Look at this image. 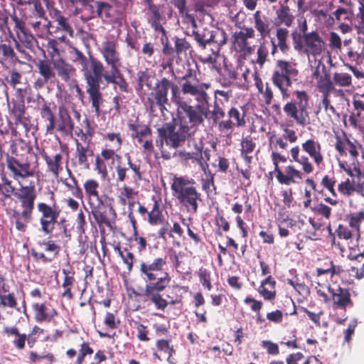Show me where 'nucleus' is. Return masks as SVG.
Segmentation results:
<instances>
[{"label":"nucleus","instance_id":"22","mask_svg":"<svg viewBox=\"0 0 364 364\" xmlns=\"http://www.w3.org/2000/svg\"><path fill=\"white\" fill-rule=\"evenodd\" d=\"M328 289L331 296L333 308L334 309L346 311L347 308L353 306V302L348 289L342 288L339 286L333 288L329 286Z\"/></svg>","mask_w":364,"mask_h":364},{"label":"nucleus","instance_id":"41","mask_svg":"<svg viewBox=\"0 0 364 364\" xmlns=\"http://www.w3.org/2000/svg\"><path fill=\"white\" fill-rule=\"evenodd\" d=\"M210 28L203 27L200 30L191 31L190 36L196 41L197 46L204 50L207 48V46L210 45Z\"/></svg>","mask_w":364,"mask_h":364},{"label":"nucleus","instance_id":"5","mask_svg":"<svg viewBox=\"0 0 364 364\" xmlns=\"http://www.w3.org/2000/svg\"><path fill=\"white\" fill-rule=\"evenodd\" d=\"M117 148L109 149L105 148L101 151V156L97 155L95 159V170L103 178H106L108 175L107 167L105 161L109 160L116 161L117 164L114 166L115 172L117 173L116 181L118 183H123L127 178V173L129 169L133 172L132 178L135 183H138L143 179L145 174V170L142 168L141 161L133 162L129 154H126L127 164L123 162L122 156L117 154Z\"/></svg>","mask_w":364,"mask_h":364},{"label":"nucleus","instance_id":"28","mask_svg":"<svg viewBox=\"0 0 364 364\" xmlns=\"http://www.w3.org/2000/svg\"><path fill=\"white\" fill-rule=\"evenodd\" d=\"M358 145L359 144L356 141H351L346 134L343 133V139H341L340 136H336L335 149L340 155H346L348 151L351 158L355 159L359 155Z\"/></svg>","mask_w":364,"mask_h":364},{"label":"nucleus","instance_id":"30","mask_svg":"<svg viewBox=\"0 0 364 364\" xmlns=\"http://www.w3.org/2000/svg\"><path fill=\"white\" fill-rule=\"evenodd\" d=\"M274 25L278 27L283 25L284 28L291 27L294 22L295 16L293 11L287 4H279V8L275 11Z\"/></svg>","mask_w":364,"mask_h":364},{"label":"nucleus","instance_id":"64","mask_svg":"<svg viewBox=\"0 0 364 364\" xmlns=\"http://www.w3.org/2000/svg\"><path fill=\"white\" fill-rule=\"evenodd\" d=\"M338 191L343 196L349 197L354 192H355V189L354 186H353L352 180L347 178L346 181H342L338 186Z\"/></svg>","mask_w":364,"mask_h":364},{"label":"nucleus","instance_id":"29","mask_svg":"<svg viewBox=\"0 0 364 364\" xmlns=\"http://www.w3.org/2000/svg\"><path fill=\"white\" fill-rule=\"evenodd\" d=\"M55 75L64 82H68L75 74V68L62 58H53Z\"/></svg>","mask_w":364,"mask_h":364},{"label":"nucleus","instance_id":"33","mask_svg":"<svg viewBox=\"0 0 364 364\" xmlns=\"http://www.w3.org/2000/svg\"><path fill=\"white\" fill-rule=\"evenodd\" d=\"M353 109L349 115V122L353 128L358 127V122L364 118V101L359 97L353 96L352 100Z\"/></svg>","mask_w":364,"mask_h":364},{"label":"nucleus","instance_id":"25","mask_svg":"<svg viewBox=\"0 0 364 364\" xmlns=\"http://www.w3.org/2000/svg\"><path fill=\"white\" fill-rule=\"evenodd\" d=\"M149 11L150 15L148 18V23L156 33H159L163 37H166V31L163 26V23L166 22V19L165 16L161 13L159 6L154 4H149Z\"/></svg>","mask_w":364,"mask_h":364},{"label":"nucleus","instance_id":"47","mask_svg":"<svg viewBox=\"0 0 364 364\" xmlns=\"http://www.w3.org/2000/svg\"><path fill=\"white\" fill-rule=\"evenodd\" d=\"M12 218L14 220L16 230L21 232H25L28 228V223L31 221L33 215L14 210L12 214Z\"/></svg>","mask_w":364,"mask_h":364},{"label":"nucleus","instance_id":"48","mask_svg":"<svg viewBox=\"0 0 364 364\" xmlns=\"http://www.w3.org/2000/svg\"><path fill=\"white\" fill-rule=\"evenodd\" d=\"M68 174L70 176V181H68V179H65L63 181L64 186L67 188L68 191H70L72 195L80 200L83 198V192L81 188L78 185V181L75 178V177L73 175L72 172L68 169Z\"/></svg>","mask_w":364,"mask_h":364},{"label":"nucleus","instance_id":"36","mask_svg":"<svg viewBox=\"0 0 364 364\" xmlns=\"http://www.w3.org/2000/svg\"><path fill=\"white\" fill-rule=\"evenodd\" d=\"M42 156L47 166V171L55 178L58 177L60 171L63 170V155L58 153L53 156H50L46 153H44Z\"/></svg>","mask_w":364,"mask_h":364},{"label":"nucleus","instance_id":"49","mask_svg":"<svg viewBox=\"0 0 364 364\" xmlns=\"http://www.w3.org/2000/svg\"><path fill=\"white\" fill-rule=\"evenodd\" d=\"M100 183L95 179L91 178L87 179L85 181L83 184V188L85 190V196L87 198V201H89V200H92L95 198H98V197H100L98 191Z\"/></svg>","mask_w":364,"mask_h":364},{"label":"nucleus","instance_id":"60","mask_svg":"<svg viewBox=\"0 0 364 364\" xmlns=\"http://www.w3.org/2000/svg\"><path fill=\"white\" fill-rule=\"evenodd\" d=\"M45 330L43 328L37 325L33 326L29 333L28 335L26 334V343L28 346L30 348H33L38 342L39 336L43 334Z\"/></svg>","mask_w":364,"mask_h":364},{"label":"nucleus","instance_id":"11","mask_svg":"<svg viewBox=\"0 0 364 364\" xmlns=\"http://www.w3.org/2000/svg\"><path fill=\"white\" fill-rule=\"evenodd\" d=\"M292 40L294 50L300 53L317 56L323 50L324 42L317 31L304 33L302 36L293 33Z\"/></svg>","mask_w":364,"mask_h":364},{"label":"nucleus","instance_id":"18","mask_svg":"<svg viewBox=\"0 0 364 364\" xmlns=\"http://www.w3.org/2000/svg\"><path fill=\"white\" fill-rule=\"evenodd\" d=\"M259 266L261 268V274L267 277L263 279L259 287L257 289L258 293L266 301H273L277 296L275 279L269 274V266L264 261H259Z\"/></svg>","mask_w":364,"mask_h":364},{"label":"nucleus","instance_id":"44","mask_svg":"<svg viewBox=\"0 0 364 364\" xmlns=\"http://www.w3.org/2000/svg\"><path fill=\"white\" fill-rule=\"evenodd\" d=\"M290 153L292 157V161L299 164L301 166L303 172L304 173L310 174L314 171V166L310 162L307 156H301L299 158L300 149L299 146L292 147L290 150Z\"/></svg>","mask_w":364,"mask_h":364},{"label":"nucleus","instance_id":"26","mask_svg":"<svg viewBox=\"0 0 364 364\" xmlns=\"http://www.w3.org/2000/svg\"><path fill=\"white\" fill-rule=\"evenodd\" d=\"M78 61L81 65V68H82L81 70L84 72V77H85V81L87 83L86 92L89 95V98L90 99L91 95L92 94V92L91 91L92 90V89H91L92 84H91V82L90 81V76H91V78L92 77L95 80H96V78H95V77H94L95 70H93V68H94V65H95V63L98 64L99 62H102V61L100 60H99L98 58H95V56H93L92 55H90L89 56V58L85 57Z\"/></svg>","mask_w":364,"mask_h":364},{"label":"nucleus","instance_id":"43","mask_svg":"<svg viewBox=\"0 0 364 364\" xmlns=\"http://www.w3.org/2000/svg\"><path fill=\"white\" fill-rule=\"evenodd\" d=\"M289 30L284 27H278L275 31V44L279 47V50L283 54H287L290 50L288 43Z\"/></svg>","mask_w":364,"mask_h":364},{"label":"nucleus","instance_id":"20","mask_svg":"<svg viewBox=\"0 0 364 364\" xmlns=\"http://www.w3.org/2000/svg\"><path fill=\"white\" fill-rule=\"evenodd\" d=\"M47 9L53 23L56 24L53 33L60 32L73 37L74 29L70 22V18L65 16L61 11L49 4H47Z\"/></svg>","mask_w":364,"mask_h":364},{"label":"nucleus","instance_id":"15","mask_svg":"<svg viewBox=\"0 0 364 364\" xmlns=\"http://www.w3.org/2000/svg\"><path fill=\"white\" fill-rule=\"evenodd\" d=\"M127 127L131 131L130 136L132 139L141 144L144 150L152 151L154 149L152 142V130L149 125L139 122L138 118L134 122H129Z\"/></svg>","mask_w":364,"mask_h":364},{"label":"nucleus","instance_id":"2","mask_svg":"<svg viewBox=\"0 0 364 364\" xmlns=\"http://www.w3.org/2000/svg\"><path fill=\"white\" fill-rule=\"evenodd\" d=\"M166 264V256H164L156 257L151 262H141L139 267L140 276L146 282L143 295L156 309L161 311H164L168 304H181L183 299L181 291L186 290L185 287L176 285L166 295L168 300L163 298L161 293L168 287L171 280L169 274L164 272Z\"/></svg>","mask_w":364,"mask_h":364},{"label":"nucleus","instance_id":"9","mask_svg":"<svg viewBox=\"0 0 364 364\" xmlns=\"http://www.w3.org/2000/svg\"><path fill=\"white\" fill-rule=\"evenodd\" d=\"M298 75L299 70L289 61L277 60L272 70L271 80L280 91L283 100L289 97L288 88L292 85V78L296 79Z\"/></svg>","mask_w":364,"mask_h":364},{"label":"nucleus","instance_id":"7","mask_svg":"<svg viewBox=\"0 0 364 364\" xmlns=\"http://www.w3.org/2000/svg\"><path fill=\"white\" fill-rule=\"evenodd\" d=\"M194 183L195 181L193 178L174 176L171 188L173 196L188 212L196 213L198 209V202L201 201V195L193 186Z\"/></svg>","mask_w":364,"mask_h":364},{"label":"nucleus","instance_id":"51","mask_svg":"<svg viewBox=\"0 0 364 364\" xmlns=\"http://www.w3.org/2000/svg\"><path fill=\"white\" fill-rule=\"evenodd\" d=\"M353 176L351 177L353 186L355 189V193L364 197V171L362 172L359 166H354Z\"/></svg>","mask_w":364,"mask_h":364},{"label":"nucleus","instance_id":"27","mask_svg":"<svg viewBox=\"0 0 364 364\" xmlns=\"http://www.w3.org/2000/svg\"><path fill=\"white\" fill-rule=\"evenodd\" d=\"M301 147L314 161L317 166H320L323 162V156L321 152V145L318 141L314 139H309L306 140L302 144Z\"/></svg>","mask_w":364,"mask_h":364},{"label":"nucleus","instance_id":"55","mask_svg":"<svg viewBox=\"0 0 364 364\" xmlns=\"http://www.w3.org/2000/svg\"><path fill=\"white\" fill-rule=\"evenodd\" d=\"M172 40L174 43V50L178 56L186 55L187 51L191 48V43L186 38L174 36Z\"/></svg>","mask_w":364,"mask_h":364},{"label":"nucleus","instance_id":"58","mask_svg":"<svg viewBox=\"0 0 364 364\" xmlns=\"http://www.w3.org/2000/svg\"><path fill=\"white\" fill-rule=\"evenodd\" d=\"M114 250L117 251L119 255L123 260V262L127 266V269L129 273H130L133 269L134 255L132 252L124 248L122 250L119 245L114 247Z\"/></svg>","mask_w":364,"mask_h":364},{"label":"nucleus","instance_id":"23","mask_svg":"<svg viewBox=\"0 0 364 364\" xmlns=\"http://www.w3.org/2000/svg\"><path fill=\"white\" fill-rule=\"evenodd\" d=\"M46 301L33 302L31 309L33 312V316L36 322L41 323L43 322H50L55 316L58 315V311L51 307Z\"/></svg>","mask_w":364,"mask_h":364},{"label":"nucleus","instance_id":"13","mask_svg":"<svg viewBox=\"0 0 364 364\" xmlns=\"http://www.w3.org/2000/svg\"><path fill=\"white\" fill-rule=\"evenodd\" d=\"M88 204L91 213L98 225L111 228L112 220L116 218V213L112 205L105 201L102 196L89 200Z\"/></svg>","mask_w":364,"mask_h":364},{"label":"nucleus","instance_id":"31","mask_svg":"<svg viewBox=\"0 0 364 364\" xmlns=\"http://www.w3.org/2000/svg\"><path fill=\"white\" fill-rule=\"evenodd\" d=\"M94 5H89L90 10V18H111V10L112 6L101 0H92Z\"/></svg>","mask_w":364,"mask_h":364},{"label":"nucleus","instance_id":"19","mask_svg":"<svg viewBox=\"0 0 364 364\" xmlns=\"http://www.w3.org/2000/svg\"><path fill=\"white\" fill-rule=\"evenodd\" d=\"M75 151L72 159V166L89 169L88 158L94 156V149L91 146L92 142H82L75 139Z\"/></svg>","mask_w":364,"mask_h":364},{"label":"nucleus","instance_id":"16","mask_svg":"<svg viewBox=\"0 0 364 364\" xmlns=\"http://www.w3.org/2000/svg\"><path fill=\"white\" fill-rule=\"evenodd\" d=\"M255 31L253 28L243 26L240 31H235L232 36V43L235 50L241 56L245 58L253 52V48L250 45L248 39L254 38Z\"/></svg>","mask_w":364,"mask_h":364},{"label":"nucleus","instance_id":"14","mask_svg":"<svg viewBox=\"0 0 364 364\" xmlns=\"http://www.w3.org/2000/svg\"><path fill=\"white\" fill-rule=\"evenodd\" d=\"M6 164L7 169L15 180L33 177L38 173V163L37 159H36V164L32 166L28 161L21 163L16 157L6 154Z\"/></svg>","mask_w":364,"mask_h":364},{"label":"nucleus","instance_id":"3","mask_svg":"<svg viewBox=\"0 0 364 364\" xmlns=\"http://www.w3.org/2000/svg\"><path fill=\"white\" fill-rule=\"evenodd\" d=\"M100 51L105 62L110 67V70L107 72L105 70L102 62H99L98 64L95 63L93 70H95L94 77L96 80L92 77L90 79L92 92L90 100L92 107L97 116L100 114V106L104 101L102 93L100 91V83L105 81L107 84L117 86L122 92L129 91V84L120 70L122 62L117 42L116 41H104Z\"/></svg>","mask_w":364,"mask_h":364},{"label":"nucleus","instance_id":"62","mask_svg":"<svg viewBox=\"0 0 364 364\" xmlns=\"http://www.w3.org/2000/svg\"><path fill=\"white\" fill-rule=\"evenodd\" d=\"M0 54L1 59L9 61H14L17 59L16 54L10 44L0 43Z\"/></svg>","mask_w":364,"mask_h":364},{"label":"nucleus","instance_id":"59","mask_svg":"<svg viewBox=\"0 0 364 364\" xmlns=\"http://www.w3.org/2000/svg\"><path fill=\"white\" fill-rule=\"evenodd\" d=\"M156 347L159 351L164 353L167 355V361L168 363H173L171 360V358L173 353H175V350L173 346L170 345L169 341L166 339L158 340L156 342Z\"/></svg>","mask_w":364,"mask_h":364},{"label":"nucleus","instance_id":"12","mask_svg":"<svg viewBox=\"0 0 364 364\" xmlns=\"http://www.w3.org/2000/svg\"><path fill=\"white\" fill-rule=\"evenodd\" d=\"M271 159L274 166V173L276 174V178L281 185L289 186L298 183L299 181L303 179V173L296 169L293 165L286 166L284 171L281 170L279 163L287 162V158L285 156L277 151H272Z\"/></svg>","mask_w":364,"mask_h":364},{"label":"nucleus","instance_id":"38","mask_svg":"<svg viewBox=\"0 0 364 364\" xmlns=\"http://www.w3.org/2000/svg\"><path fill=\"white\" fill-rule=\"evenodd\" d=\"M40 75L48 79L50 82L55 80V72L53 67V58L50 60L40 59L36 65Z\"/></svg>","mask_w":364,"mask_h":364},{"label":"nucleus","instance_id":"21","mask_svg":"<svg viewBox=\"0 0 364 364\" xmlns=\"http://www.w3.org/2000/svg\"><path fill=\"white\" fill-rule=\"evenodd\" d=\"M14 196L21 203V212L33 215L35 200L37 197L35 186H21L18 193H16Z\"/></svg>","mask_w":364,"mask_h":364},{"label":"nucleus","instance_id":"40","mask_svg":"<svg viewBox=\"0 0 364 364\" xmlns=\"http://www.w3.org/2000/svg\"><path fill=\"white\" fill-rule=\"evenodd\" d=\"M62 272L64 275L62 287L64 289V291L61 294L62 297L67 298L68 299H72L73 298V294L71 291L73 287L75 282L74 277L75 272L72 268L63 269Z\"/></svg>","mask_w":364,"mask_h":364},{"label":"nucleus","instance_id":"1","mask_svg":"<svg viewBox=\"0 0 364 364\" xmlns=\"http://www.w3.org/2000/svg\"><path fill=\"white\" fill-rule=\"evenodd\" d=\"M192 77V70H188L181 77V91L183 94L196 97L198 104L191 105L178 93V87L173 81L164 77L156 80L154 88L147 97V102L153 110L158 107L161 112L166 109L168 103V91L171 90V99L176 106V117L174 122L164 124L158 129L159 136L166 144L173 149H177L186 139H189L203 126L208 118L209 111V96L207 90L211 87L210 82L193 83L188 80Z\"/></svg>","mask_w":364,"mask_h":364},{"label":"nucleus","instance_id":"42","mask_svg":"<svg viewBox=\"0 0 364 364\" xmlns=\"http://www.w3.org/2000/svg\"><path fill=\"white\" fill-rule=\"evenodd\" d=\"M241 146V156L245 162L250 166L252 161V156L250 154L255 151L256 148V143L253 141L250 136H247L242 139L240 142Z\"/></svg>","mask_w":364,"mask_h":364},{"label":"nucleus","instance_id":"45","mask_svg":"<svg viewBox=\"0 0 364 364\" xmlns=\"http://www.w3.org/2000/svg\"><path fill=\"white\" fill-rule=\"evenodd\" d=\"M154 76L148 69H146L144 71H139L137 74L138 89L144 90V93H146V91H151V90L154 88Z\"/></svg>","mask_w":364,"mask_h":364},{"label":"nucleus","instance_id":"53","mask_svg":"<svg viewBox=\"0 0 364 364\" xmlns=\"http://www.w3.org/2000/svg\"><path fill=\"white\" fill-rule=\"evenodd\" d=\"M267 41L261 43L257 49V58L252 60L255 65H258L260 68H262L265 63L268 60V48L267 47Z\"/></svg>","mask_w":364,"mask_h":364},{"label":"nucleus","instance_id":"35","mask_svg":"<svg viewBox=\"0 0 364 364\" xmlns=\"http://www.w3.org/2000/svg\"><path fill=\"white\" fill-rule=\"evenodd\" d=\"M227 42L228 34L224 29L219 27L211 28L210 45H214L215 47V50L212 49L213 54L218 55Z\"/></svg>","mask_w":364,"mask_h":364},{"label":"nucleus","instance_id":"57","mask_svg":"<svg viewBox=\"0 0 364 364\" xmlns=\"http://www.w3.org/2000/svg\"><path fill=\"white\" fill-rule=\"evenodd\" d=\"M335 86L348 87L352 85V76L348 73L336 72L333 75Z\"/></svg>","mask_w":364,"mask_h":364},{"label":"nucleus","instance_id":"24","mask_svg":"<svg viewBox=\"0 0 364 364\" xmlns=\"http://www.w3.org/2000/svg\"><path fill=\"white\" fill-rule=\"evenodd\" d=\"M298 140V136L294 129H284V133L281 136L272 134L269 137V146L274 149H280L287 151L289 147L288 141L291 144Z\"/></svg>","mask_w":364,"mask_h":364},{"label":"nucleus","instance_id":"63","mask_svg":"<svg viewBox=\"0 0 364 364\" xmlns=\"http://www.w3.org/2000/svg\"><path fill=\"white\" fill-rule=\"evenodd\" d=\"M9 307L15 309L17 306V301L13 292L0 296V307Z\"/></svg>","mask_w":364,"mask_h":364},{"label":"nucleus","instance_id":"6","mask_svg":"<svg viewBox=\"0 0 364 364\" xmlns=\"http://www.w3.org/2000/svg\"><path fill=\"white\" fill-rule=\"evenodd\" d=\"M50 200L52 204L39 202L36 205L41 232L46 235H52L54 238L70 239L71 234L67 220L62 218L58 221L61 210L53 193H51Z\"/></svg>","mask_w":364,"mask_h":364},{"label":"nucleus","instance_id":"56","mask_svg":"<svg viewBox=\"0 0 364 364\" xmlns=\"http://www.w3.org/2000/svg\"><path fill=\"white\" fill-rule=\"evenodd\" d=\"M317 87L323 95H330L331 92L335 89V85L328 75L321 76L317 82Z\"/></svg>","mask_w":364,"mask_h":364},{"label":"nucleus","instance_id":"54","mask_svg":"<svg viewBox=\"0 0 364 364\" xmlns=\"http://www.w3.org/2000/svg\"><path fill=\"white\" fill-rule=\"evenodd\" d=\"M346 220L348 221L349 226L359 233L361 222L364 221V210L350 213L346 215Z\"/></svg>","mask_w":364,"mask_h":364},{"label":"nucleus","instance_id":"8","mask_svg":"<svg viewBox=\"0 0 364 364\" xmlns=\"http://www.w3.org/2000/svg\"><path fill=\"white\" fill-rule=\"evenodd\" d=\"M11 19L14 23L13 28L14 34L10 32V35L14 42L15 48L25 60L31 62L33 60V56L28 51L34 52L38 41L26 27L23 19L19 18L15 13L11 15Z\"/></svg>","mask_w":364,"mask_h":364},{"label":"nucleus","instance_id":"4","mask_svg":"<svg viewBox=\"0 0 364 364\" xmlns=\"http://www.w3.org/2000/svg\"><path fill=\"white\" fill-rule=\"evenodd\" d=\"M232 96L231 91L216 90L214 91V102L210 112L213 122L218 131L231 139L235 128L244 127L247 124L246 111L243 106H232L227 112L223 107Z\"/></svg>","mask_w":364,"mask_h":364},{"label":"nucleus","instance_id":"32","mask_svg":"<svg viewBox=\"0 0 364 364\" xmlns=\"http://www.w3.org/2000/svg\"><path fill=\"white\" fill-rule=\"evenodd\" d=\"M58 115L60 122L57 126V130L65 136L71 134L75 128V124L71 119L68 111L63 107L59 108Z\"/></svg>","mask_w":364,"mask_h":364},{"label":"nucleus","instance_id":"34","mask_svg":"<svg viewBox=\"0 0 364 364\" xmlns=\"http://www.w3.org/2000/svg\"><path fill=\"white\" fill-rule=\"evenodd\" d=\"M8 338L14 336L12 340L13 346L18 350H22L26 347V334L21 333L16 326H5L2 331Z\"/></svg>","mask_w":364,"mask_h":364},{"label":"nucleus","instance_id":"17","mask_svg":"<svg viewBox=\"0 0 364 364\" xmlns=\"http://www.w3.org/2000/svg\"><path fill=\"white\" fill-rule=\"evenodd\" d=\"M69 240L70 239L67 238H54L52 235H48L46 239L38 242L39 246L44 247V251L47 252L48 255H46L43 252H33L32 255L36 259H41L44 263H50L59 255L61 250L59 242L62 240L67 241Z\"/></svg>","mask_w":364,"mask_h":364},{"label":"nucleus","instance_id":"39","mask_svg":"<svg viewBox=\"0 0 364 364\" xmlns=\"http://www.w3.org/2000/svg\"><path fill=\"white\" fill-rule=\"evenodd\" d=\"M77 139L82 142H92L95 134V129L91 126L90 121L85 117L82 123V127H77L75 132Z\"/></svg>","mask_w":364,"mask_h":364},{"label":"nucleus","instance_id":"61","mask_svg":"<svg viewBox=\"0 0 364 364\" xmlns=\"http://www.w3.org/2000/svg\"><path fill=\"white\" fill-rule=\"evenodd\" d=\"M197 274L202 286L207 290L210 291L213 289L210 272L204 267H200Z\"/></svg>","mask_w":364,"mask_h":364},{"label":"nucleus","instance_id":"52","mask_svg":"<svg viewBox=\"0 0 364 364\" xmlns=\"http://www.w3.org/2000/svg\"><path fill=\"white\" fill-rule=\"evenodd\" d=\"M25 105L23 100L13 101L11 114L14 117V122L16 125L23 123Z\"/></svg>","mask_w":364,"mask_h":364},{"label":"nucleus","instance_id":"37","mask_svg":"<svg viewBox=\"0 0 364 364\" xmlns=\"http://www.w3.org/2000/svg\"><path fill=\"white\" fill-rule=\"evenodd\" d=\"M39 110L41 118L45 122H47L46 125V133L49 134H53L55 129V117L50 105L46 102H43Z\"/></svg>","mask_w":364,"mask_h":364},{"label":"nucleus","instance_id":"50","mask_svg":"<svg viewBox=\"0 0 364 364\" xmlns=\"http://www.w3.org/2000/svg\"><path fill=\"white\" fill-rule=\"evenodd\" d=\"M148 222L151 225L163 224L164 217L158 201L155 200L151 211L148 213Z\"/></svg>","mask_w":364,"mask_h":364},{"label":"nucleus","instance_id":"10","mask_svg":"<svg viewBox=\"0 0 364 364\" xmlns=\"http://www.w3.org/2000/svg\"><path fill=\"white\" fill-rule=\"evenodd\" d=\"M296 100L287 102L284 106V112L288 118L304 127L309 124V96L305 90H295Z\"/></svg>","mask_w":364,"mask_h":364},{"label":"nucleus","instance_id":"46","mask_svg":"<svg viewBox=\"0 0 364 364\" xmlns=\"http://www.w3.org/2000/svg\"><path fill=\"white\" fill-rule=\"evenodd\" d=\"M255 28L259 33L262 38H265L269 36L271 28L268 21L261 17V11H257L253 14Z\"/></svg>","mask_w":364,"mask_h":364}]
</instances>
